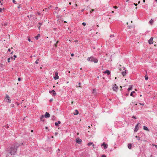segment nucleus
Returning a JSON list of instances; mask_svg holds the SVG:
<instances>
[{
	"label": "nucleus",
	"instance_id": "nucleus-1",
	"mask_svg": "<svg viewBox=\"0 0 157 157\" xmlns=\"http://www.w3.org/2000/svg\"><path fill=\"white\" fill-rule=\"evenodd\" d=\"M19 145L17 143H14L13 146L8 149L6 151V152L11 155H14L16 153L17 149Z\"/></svg>",
	"mask_w": 157,
	"mask_h": 157
},
{
	"label": "nucleus",
	"instance_id": "nucleus-2",
	"mask_svg": "<svg viewBox=\"0 0 157 157\" xmlns=\"http://www.w3.org/2000/svg\"><path fill=\"white\" fill-rule=\"evenodd\" d=\"M87 60L88 61H90L91 62H93L94 63H97L98 62V60L96 58H95L93 56L90 57H88Z\"/></svg>",
	"mask_w": 157,
	"mask_h": 157
},
{
	"label": "nucleus",
	"instance_id": "nucleus-3",
	"mask_svg": "<svg viewBox=\"0 0 157 157\" xmlns=\"http://www.w3.org/2000/svg\"><path fill=\"white\" fill-rule=\"evenodd\" d=\"M5 99L6 100V101L7 102H8L9 103H10L11 102V99H10L9 96L7 94L6 95Z\"/></svg>",
	"mask_w": 157,
	"mask_h": 157
},
{
	"label": "nucleus",
	"instance_id": "nucleus-4",
	"mask_svg": "<svg viewBox=\"0 0 157 157\" xmlns=\"http://www.w3.org/2000/svg\"><path fill=\"white\" fill-rule=\"evenodd\" d=\"M101 146H103V148L105 149H106L108 147V145L107 144H105V142H103L101 144Z\"/></svg>",
	"mask_w": 157,
	"mask_h": 157
},
{
	"label": "nucleus",
	"instance_id": "nucleus-5",
	"mask_svg": "<svg viewBox=\"0 0 157 157\" xmlns=\"http://www.w3.org/2000/svg\"><path fill=\"white\" fill-rule=\"evenodd\" d=\"M55 75L54 77V79L55 80L58 79L59 78V76H58V73L57 71H56L55 72Z\"/></svg>",
	"mask_w": 157,
	"mask_h": 157
},
{
	"label": "nucleus",
	"instance_id": "nucleus-6",
	"mask_svg": "<svg viewBox=\"0 0 157 157\" xmlns=\"http://www.w3.org/2000/svg\"><path fill=\"white\" fill-rule=\"evenodd\" d=\"M139 123H138L137 124H136L135 126V129L134 130V131L135 132H137L138 130H139V126L138 124Z\"/></svg>",
	"mask_w": 157,
	"mask_h": 157
},
{
	"label": "nucleus",
	"instance_id": "nucleus-7",
	"mask_svg": "<svg viewBox=\"0 0 157 157\" xmlns=\"http://www.w3.org/2000/svg\"><path fill=\"white\" fill-rule=\"evenodd\" d=\"M153 38L151 37V38L148 40V42L150 44H152L153 43Z\"/></svg>",
	"mask_w": 157,
	"mask_h": 157
},
{
	"label": "nucleus",
	"instance_id": "nucleus-8",
	"mask_svg": "<svg viewBox=\"0 0 157 157\" xmlns=\"http://www.w3.org/2000/svg\"><path fill=\"white\" fill-rule=\"evenodd\" d=\"M118 87L116 84H114L113 88V90L116 91L118 89Z\"/></svg>",
	"mask_w": 157,
	"mask_h": 157
},
{
	"label": "nucleus",
	"instance_id": "nucleus-9",
	"mask_svg": "<svg viewBox=\"0 0 157 157\" xmlns=\"http://www.w3.org/2000/svg\"><path fill=\"white\" fill-rule=\"evenodd\" d=\"M50 117V115L49 114V113L48 112H46L44 114V117H45L47 118H49Z\"/></svg>",
	"mask_w": 157,
	"mask_h": 157
},
{
	"label": "nucleus",
	"instance_id": "nucleus-10",
	"mask_svg": "<svg viewBox=\"0 0 157 157\" xmlns=\"http://www.w3.org/2000/svg\"><path fill=\"white\" fill-rule=\"evenodd\" d=\"M76 142L78 144H80L82 141V140L79 138H77L76 139Z\"/></svg>",
	"mask_w": 157,
	"mask_h": 157
},
{
	"label": "nucleus",
	"instance_id": "nucleus-11",
	"mask_svg": "<svg viewBox=\"0 0 157 157\" xmlns=\"http://www.w3.org/2000/svg\"><path fill=\"white\" fill-rule=\"evenodd\" d=\"M103 73L104 74H106L108 75H109L110 73V71L108 70H106L105 71H104Z\"/></svg>",
	"mask_w": 157,
	"mask_h": 157
},
{
	"label": "nucleus",
	"instance_id": "nucleus-12",
	"mask_svg": "<svg viewBox=\"0 0 157 157\" xmlns=\"http://www.w3.org/2000/svg\"><path fill=\"white\" fill-rule=\"evenodd\" d=\"M92 94L94 95H95L97 94V92L96 89H94L93 90Z\"/></svg>",
	"mask_w": 157,
	"mask_h": 157
},
{
	"label": "nucleus",
	"instance_id": "nucleus-13",
	"mask_svg": "<svg viewBox=\"0 0 157 157\" xmlns=\"http://www.w3.org/2000/svg\"><path fill=\"white\" fill-rule=\"evenodd\" d=\"M49 93H53L52 95L54 96L56 95V93L54 90H53L52 91L50 90Z\"/></svg>",
	"mask_w": 157,
	"mask_h": 157
},
{
	"label": "nucleus",
	"instance_id": "nucleus-14",
	"mask_svg": "<svg viewBox=\"0 0 157 157\" xmlns=\"http://www.w3.org/2000/svg\"><path fill=\"white\" fill-rule=\"evenodd\" d=\"M87 145H88V146H90V145H92L93 147H94V144L93 143V142H90L88 143V144H87Z\"/></svg>",
	"mask_w": 157,
	"mask_h": 157
},
{
	"label": "nucleus",
	"instance_id": "nucleus-15",
	"mask_svg": "<svg viewBox=\"0 0 157 157\" xmlns=\"http://www.w3.org/2000/svg\"><path fill=\"white\" fill-rule=\"evenodd\" d=\"M44 116L43 115H41V116L40 117V120L41 121H44Z\"/></svg>",
	"mask_w": 157,
	"mask_h": 157
},
{
	"label": "nucleus",
	"instance_id": "nucleus-16",
	"mask_svg": "<svg viewBox=\"0 0 157 157\" xmlns=\"http://www.w3.org/2000/svg\"><path fill=\"white\" fill-rule=\"evenodd\" d=\"M143 128L144 130L147 131H149V129L147 127H146L145 126H144L143 127Z\"/></svg>",
	"mask_w": 157,
	"mask_h": 157
},
{
	"label": "nucleus",
	"instance_id": "nucleus-17",
	"mask_svg": "<svg viewBox=\"0 0 157 157\" xmlns=\"http://www.w3.org/2000/svg\"><path fill=\"white\" fill-rule=\"evenodd\" d=\"M60 123H61L60 121H58L57 122H55V124L56 126H59L58 124H60Z\"/></svg>",
	"mask_w": 157,
	"mask_h": 157
},
{
	"label": "nucleus",
	"instance_id": "nucleus-18",
	"mask_svg": "<svg viewBox=\"0 0 157 157\" xmlns=\"http://www.w3.org/2000/svg\"><path fill=\"white\" fill-rule=\"evenodd\" d=\"M75 112L74 113V114L75 115H77L78 114V111L77 109L75 110Z\"/></svg>",
	"mask_w": 157,
	"mask_h": 157
},
{
	"label": "nucleus",
	"instance_id": "nucleus-19",
	"mask_svg": "<svg viewBox=\"0 0 157 157\" xmlns=\"http://www.w3.org/2000/svg\"><path fill=\"white\" fill-rule=\"evenodd\" d=\"M132 147V145L131 144H128V148L129 149H131V147Z\"/></svg>",
	"mask_w": 157,
	"mask_h": 157
},
{
	"label": "nucleus",
	"instance_id": "nucleus-20",
	"mask_svg": "<svg viewBox=\"0 0 157 157\" xmlns=\"http://www.w3.org/2000/svg\"><path fill=\"white\" fill-rule=\"evenodd\" d=\"M153 21L152 20V19H151L150 21H149V23L151 25H152L153 24Z\"/></svg>",
	"mask_w": 157,
	"mask_h": 157
},
{
	"label": "nucleus",
	"instance_id": "nucleus-21",
	"mask_svg": "<svg viewBox=\"0 0 157 157\" xmlns=\"http://www.w3.org/2000/svg\"><path fill=\"white\" fill-rule=\"evenodd\" d=\"M40 34H38L37 36H36L35 37V39H36V40H38V38L39 37H40Z\"/></svg>",
	"mask_w": 157,
	"mask_h": 157
},
{
	"label": "nucleus",
	"instance_id": "nucleus-22",
	"mask_svg": "<svg viewBox=\"0 0 157 157\" xmlns=\"http://www.w3.org/2000/svg\"><path fill=\"white\" fill-rule=\"evenodd\" d=\"M132 89V86H130L128 88V91L131 90Z\"/></svg>",
	"mask_w": 157,
	"mask_h": 157
},
{
	"label": "nucleus",
	"instance_id": "nucleus-23",
	"mask_svg": "<svg viewBox=\"0 0 157 157\" xmlns=\"http://www.w3.org/2000/svg\"><path fill=\"white\" fill-rule=\"evenodd\" d=\"M122 75L123 76H125L126 75V72L124 71L122 72Z\"/></svg>",
	"mask_w": 157,
	"mask_h": 157
},
{
	"label": "nucleus",
	"instance_id": "nucleus-24",
	"mask_svg": "<svg viewBox=\"0 0 157 157\" xmlns=\"http://www.w3.org/2000/svg\"><path fill=\"white\" fill-rule=\"evenodd\" d=\"M135 93V92L134 91L131 92L130 93V96L133 97H134V96L133 95V93Z\"/></svg>",
	"mask_w": 157,
	"mask_h": 157
},
{
	"label": "nucleus",
	"instance_id": "nucleus-25",
	"mask_svg": "<svg viewBox=\"0 0 157 157\" xmlns=\"http://www.w3.org/2000/svg\"><path fill=\"white\" fill-rule=\"evenodd\" d=\"M135 137L136 138H137V139L138 140H140V137H139V136H135Z\"/></svg>",
	"mask_w": 157,
	"mask_h": 157
},
{
	"label": "nucleus",
	"instance_id": "nucleus-26",
	"mask_svg": "<svg viewBox=\"0 0 157 157\" xmlns=\"http://www.w3.org/2000/svg\"><path fill=\"white\" fill-rule=\"evenodd\" d=\"M145 79L146 80H147L148 79V77L146 75L145 76Z\"/></svg>",
	"mask_w": 157,
	"mask_h": 157
},
{
	"label": "nucleus",
	"instance_id": "nucleus-27",
	"mask_svg": "<svg viewBox=\"0 0 157 157\" xmlns=\"http://www.w3.org/2000/svg\"><path fill=\"white\" fill-rule=\"evenodd\" d=\"M78 87H81V83L79 82L78 83Z\"/></svg>",
	"mask_w": 157,
	"mask_h": 157
},
{
	"label": "nucleus",
	"instance_id": "nucleus-28",
	"mask_svg": "<svg viewBox=\"0 0 157 157\" xmlns=\"http://www.w3.org/2000/svg\"><path fill=\"white\" fill-rule=\"evenodd\" d=\"M10 106L11 107H13L14 106V105L13 104H12L10 105Z\"/></svg>",
	"mask_w": 157,
	"mask_h": 157
},
{
	"label": "nucleus",
	"instance_id": "nucleus-29",
	"mask_svg": "<svg viewBox=\"0 0 157 157\" xmlns=\"http://www.w3.org/2000/svg\"><path fill=\"white\" fill-rule=\"evenodd\" d=\"M12 1L15 4H16V2L15 1V0H13Z\"/></svg>",
	"mask_w": 157,
	"mask_h": 157
},
{
	"label": "nucleus",
	"instance_id": "nucleus-30",
	"mask_svg": "<svg viewBox=\"0 0 157 157\" xmlns=\"http://www.w3.org/2000/svg\"><path fill=\"white\" fill-rule=\"evenodd\" d=\"M82 25L84 26H85L86 25V23L85 22H83L82 23Z\"/></svg>",
	"mask_w": 157,
	"mask_h": 157
},
{
	"label": "nucleus",
	"instance_id": "nucleus-31",
	"mask_svg": "<svg viewBox=\"0 0 157 157\" xmlns=\"http://www.w3.org/2000/svg\"><path fill=\"white\" fill-rule=\"evenodd\" d=\"M13 57H14V58L13 59L14 60H15V58L17 57V56L15 55L13 56Z\"/></svg>",
	"mask_w": 157,
	"mask_h": 157
},
{
	"label": "nucleus",
	"instance_id": "nucleus-32",
	"mask_svg": "<svg viewBox=\"0 0 157 157\" xmlns=\"http://www.w3.org/2000/svg\"><path fill=\"white\" fill-rule=\"evenodd\" d=\"M110 36V37H111V38L112 37H114V36L113 35H111Z\"/></svg>",
	"mask_w": 157,
	"mask_h": 157
},
{
	"label": "nucleus",
	"instance_id": "nucleus-33",
	"mask_svg": "<svg viewBox=\"0 0 157 157\" xmlns=\"http://www.w3.org/2000/svg\"><path fill=\"white\" fill-rule=\"evenodd\" d=\"M10 58H9L8 59V62L9 63L10 62Z\"/></svg>",
	"mask_w": 157,
	"mask_h": 157
},
{
	"label": "nucleus",
	"instance_id": "nucleus-34",
	"mask_svg": "<svg viewBox=\"0 0 157 157\" xmlns=\"http://www.w3.org/2000/svg\"><path fill=\"white\" fill-rule=\"evenodd\" d=\"M128 95H129V93H128L125 94V96H128Z\"/></svg>",
	"mask_w": 157,
	"mask_h": 157
},
{
	"label": "nucleus",
	"instance_id": "nucleus-35",
	"mask_svg": "<svg viewBox=\"0 0 157 157\" xmlns=\"http://www.w3.org/2000/svg\"><path fill=\"white\" fill-rule=\"evenodd\" d=\"M139 104L140 105H144V103H140Z\"/></svg>",
	"mask_w": 157,
	"mask_h": 157
},
{
	"label": "nucleus",
	"instance_id": "nucleus-36",
	"mask_svg": "<svg viewBox=\"0 0 157 157\" xmlns=\"http://www.w3.org/2000/svg\"><path fill=\"white\" fill-rule=\"evenodd\" d=\"M17 7L18 9H19L20 8H21L20 5H19Z\"/></svg>",
	"mask_w": 157,
	"mask_h": 157
},
{
	"label": "nucleus",
	"instance_id": "nucleus-37",
	"mask_svg": "<svg viewBox=\"0 0 157 157\" xmlns=\"http://www.w3.org/2000/svg\"><path fill=\"white\" fill-rule=\"evenodd\" d=\"M94 11V9H92L90 11V13H92V12H93Z\"/></svg>",
	"mask_w": 157,
	"mask_h": 157
},
{
	"label": "nucleus",
	"instance_id": "nucleus-38",
	"mask_svg": "<svg viewBox=\"0 0 157 157\" xmlns=\"http://www.w3.org/2000/svg\"><path fill=\"white\" fill-rule=\"evenodd\" d=\"M132 118H134V119H136V117L134 116H133L132 117Z\"/></svg>",
	"mask_w": 157,
	"mask_h": 157
},
{
	"label": "nucleus",
	"instance_id": "nucleus-39",
	"mask_svg": "<svg viewBox=\"0 0 157 157\" xmlns=\"http://www.w3.org/2000/svg\"><path fill=\"white\" fill-rule=\"evenodd\" d=\"M18 80L19 81H21V78H18Z\"/></svg>",
	"mask_w": 157,
	"mask_h": 157
},
{
	"label": "nucleus",
	"instance_id": "nucleus-40",
	"mask_svg": "<svg viewBox=\"0 0 157 157\" xmlns=\"http://www.w3.org/2000/svg\"><path fill=\"white\" fill-rule=\"evenodd\" d=\"M52 119H53L55 118V116H52Z\"/></svg>",
	"mask_w": 157,
	"mask_h": 157
},
{
	"label": "nucleus",
	"instance_id": "nucleus-41",
	"mask_svg": "<svg viewBox=\"0 0 157 157\" xmlns=\"http://www.w3.org/2000/svg\"><path fill=\"white\" fill-rule=\"evenodd\" d=\"M113 7L115 9L117 8V6H114Z\"/></svg>",
	"mask_w": 157,
	"mask_h": 157
},
{
	"label": "nucleus",
	"instance_id": "nucleus-42",
	"mask_svg": "<svg viewBox=\"0 0 157 157\" xmlns=\"http://www.w3.org/2000/svg\"><path fill=\"white\" fill-rule=\"evenodd\" d=\"M101 157H106L105 155H102L101 156Z\"/></svg>",
	"mask_w": 157,
	"mask_h": 157
},
{
	"label": "nucleus",
	"instance_id": "nucleus-43",
	"mask_svg": "<svg viewBox=\"0 0 157 157\" xmlns=\"http://www.w3.org/2000/svg\"><path fill=\"white\" fill-rule=\"evenodd\" d=\"M35 63L36 64H37L38 63V62L37 61V60H36L35 62Z\"/></svg>",
	"mask_w": 157,
	"mask_h": 157
},
{
	"label": "nucleus",
	"instance_id": "nucleus-44",
	"mask_svg": "<svg viewBox=\"0 0 157 157\" xmlns=\"http://www.w3.org/2000/svg\"><path fill=\"white\" fill-rule=\"evenodd\" d=\"M39 24L40 25H42L43 23H40V22H39Z\"/></svg>",
	"mask_w": 157,
	"mask_h": 157
},
{
	"label": "nucleus",
	"instance_id": "nucleus-45",
	"mask_svg": "<svg viewBox=\"0 0 157 157\" xmlns=\"http://www.w3.org/2000/svg\"><path fill=\"white\" fill-rule=\"evenodd\" d=\"M128 27L129 29H130L131 28V26H128Z\"/></svg>",
	"mask_w": 157,
	"mask_h": 157
},
{
	"label": "nucleus",
	"instance_id": "nucleus-46",
	"mask_svg": "<svg viewBox=\"0 0 157 157\" xmlns=\"http://www.w3.org/2000/svg\"><path fill=\"white\" fill-rule=\"evenodd\" d=\"M58 7H56L55 9V10H56L58 9Z\"/></svg>",
	"mask_w": 157,
	"mask_h": 157
},
{
	"label": "nucleus",
	"instance_id": "nucleus-47",
	"mask_svg": "<svg viewBox=\"0 0 157 157\" xmlns=\"http://www.w3.org/2000/svg\"><path fill=\"white\" fill-rule=\"evenodd\" d=\"M134 4L136 6H137V4H136L135 3H134Z\"/></svg>",
	"mask_w": 157,
	"mask_h": 157
},
{
	"label": "nucleus",
	"instance_id": "nucleus-48",
	"mask_svg": "<svg viewBox=\"0 0 157 157\" xmlns=\"http://www.w3.org/2000/svg\"><path fill=\"white\" fill-rule=\"evenodd\" d=\"M28 40L29 41V42H30L31 41V39H30V38H29L28 39Z\"/></svg>",
	"mask_w": 157,
	"mask_h": 157
},
{
	"label": "nucleus",
	"instance_id": "nucleus-49",
	"mask_svg": "<svg viewBox=\"0 0 157 157\" xmlns=\"http://www.w3.org/2000/svg\"><path fill=\"white\" fill-rule=\"evenodd\" d=\"M11 51V50L10 48H9L8 49V51L10 52Z\"/></svg>",
	"mask_w": 157,
	"mask_h": 157
},
{
	"label": "nucleus",
	"instance_id": "nucleus-50",
	"mask_svg": "<svg viewBox=\"0 0 157 157\" xmlns=\"http://www.w3.org/2000/svg\"><path fill=\"white\" fill-rule=\"evenodd\" d=\"M2 10V8H0V12H1Z\"/></svg>",
	"mask_w": 157,
	"mask_h": 157
},
{
	"label": "nucleus",
	"instance_id": "nucleus-51",
	"mask_svg": "<svg viewBox=\"0 0 157 157\" xmlns=\"http://www.w3.org/2000/svg\"><path fill=\"white\" fill-rule=\"evenodd\" d=\"M74 54H73V53L71 54V56H74Z\"/></svg>",
	"mask_w": 157,
	"mask_h": 157
},
{
	"label": "nucleus",
	"instance_id": "nucleus-52",
	"mask_svg": "<svg viewBox=\"0 0 157 157\" xmlns=\"http://www.w3.org/2000/svg\"><path fill=\"white\" fill-rule=\"evenodd\" d=\"M0 3H1V5H2V3L1 2V1H0Z\"/></svg>",
	"mask_w": 157,
	"mask_h": 157
},
{
	"label": "nucleus",
	"instance_id": "nucleus-53",
	"mask_svg": "<svg viewBox=\"0 0 157 157\" xmlns=\"http://www.w3.org/2000/svg\"><path fill=\"white\" fill-rule=\"evenodd\" d=\"M75 6L76 7H77V5L76 4H75Z\"/></svg>",
	"mask_w": 157,
	"mask_h": 157
},
{
	"label": "nucleus",
	"instance_id": "nucleus-54",
	"mask_svg": "<svg viewBox=\"0 0 157 157\" xmlns=\"http://www.w3.org/2000/svg\"><path fill=\"white\" fill-rule=\"evenodd\" d=\"M40 26H39L38 27L39 29H40Z\"/></svg>",
	"mask_w": 157,
	"mask_h": 157
},
{
	"label": "nucleus",
	"instance_id": "nucleus-55",
	"mask_svg": "<svg viewBox=\"0 0 157 157\" xmlns=\"http://www.w3.org/2000/svg\"><path fill=\"white\" fill-rule=\"evenodd\" d=\"M53 99H51L50 100V101H52Z\"/></svg>",
	"mask_w": 157,
	"mask_h": 157
},
{
	"label": "nucleus",
	"instance_id": "nucleus-56",
	"mask_svg": "<svg viewBox=\"0 0 157 157\" xmlns=\"http://www.w3.org/2000/svg\"><path fill=\"white\" fill-rule=\"evenodd\" d=\"M10 58V59H13V57H11Z\"/></svg>",
	"mask_w": 157,
	"mask_h": 157
},
{
	"label": "nucleus",
	"instance_id": "nucleus-57",
	"mask_svg": "<svg viewBox=\"0 0 157 157\" xmlns=\"http://www.w3.org/2000/svg\"><path fill=\"white\" fill-rule=\"evenodd\" d=\"M9 155H8V154H7L6 155V157H7L8 156H9Z\"/></svg>",
	"mask_w": 157,
	"mask_h": 157
},
{
	"label": "nucleus",
	"instance_id": "nucleus-58",
	"mask_svg": "<svg viewBox=\"0 0 157 157\" xmlns=\"http://www.w3.org/2000/svg\"><path fill=\"white\" fill-rule=\"evenodd\" d=\"M13 51L11 53V54H12L13 53Z\"/></svg>",
	"mask_w": 157,
	"mask_h": 157
},
{
	"label": "nucleus",
	"instance_id": "nucleus-59",
	"mask_svg": "<svg viewBox=\"0 0 157 157\" xmlns=\"http://www.w3.org/2000/svg\"><path fill=\"white\" fill-rule=\"evenodd\" d=\"M39 58H38V59H37V60H37V61H39Z\"/></svg>",
	"mask_w": 157,
	"mask_h": 157
},
{
	"label": "nucleus",
	"instance_id": "nucleus-60",
	"mask_svg": "<svg viewBox=\"0 0 157 157\" xmlns=\"http://www.w3.org/2000/svg\"><path fill=\"white\" fill-rule=\"evenodd\" d=\"M155 147L157 149V145H155Z\"/></svg>",
	"mask_w": 157,
	"mask_h": 157
},
{
	"label": "nucleus",
	"instance_id": "nucleus-61",
	"mask_svg": "<svg viewBox=\"0 0 157 157\" xmlns=\"http://www.w3.org/2000/svg\"><path fill=\"white\" fill-rule=\"evenodd\" d=\"M38 15H40V13L39 12H38Z\"/></svg>",
	"mask_w": 157,
	"mask_h": 157
},
{
	"label": "nucleus",
	"instance_id": "nucleus-62",
	"mask_svg": "<svg viewBox=\"0 0 157 157\" xmlns=\"http://www.w3.org/2000/svg\"><path fill=\"white\" fill-rule=\"evenodd\" d=\"M57 134H58V133H57V132H56L55 133V134H56V135H57Z\"/></svg>",
	"mask_w": 157,
	"mask_h": 157
},
{
	"label": "nucleus",
	"instance_id": "nucleus-63",
	"mask_svg": "<svg viewBox=\"0 0 157 157\" xmlns=\"http://www.w3.org/2000/svg\"><path fill=\"white\" fill-rule=\"evenodd\" d=\"M69 4L70 5H71V2H70L69 3Z\"/></svg>",
	"mask_w": 157,
	"mask_h": 157
},
{
	"label": "nucleus",
	"instance_id": "nucleus-64",
	"mask_svg": "<svg viewBox=\"0 0 157 157\" xmlns=\"http://www.w3.org/2000/svg\"><path fill=\"white\" fill-rule=\"evenodd\" d=\"M129 1V0H126V2H128Z\"/></svg>",
	"mask_w": 157,
	"mask_h": 157
}]
</instances>
